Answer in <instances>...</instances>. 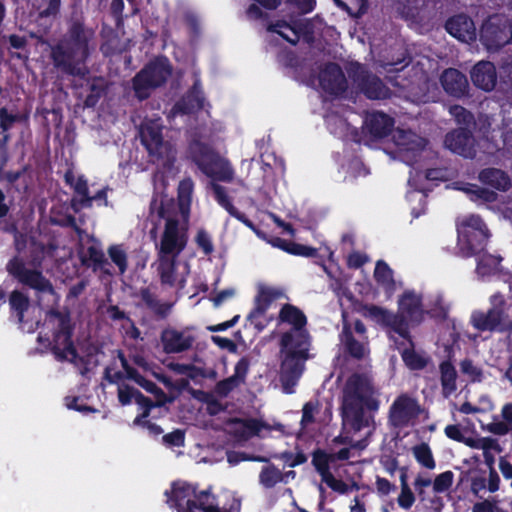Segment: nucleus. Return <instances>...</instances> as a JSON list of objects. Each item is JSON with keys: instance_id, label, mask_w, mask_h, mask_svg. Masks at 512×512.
<instances>
[{"instance_id": "38", "label": "nucleus", "mask_w": 512, "mask_h": 512, "mask_svg": "<svg viewBox=\"0 0 512 512\" xmlns=\"http://www.w3.org/2000/svg\"><path fill=\"white\" fill-rule=\"evenodd\" d=\"M479 180L481 183L490 185L500 191H506L510 187L509 177L499 169L489 168L482 170L479 173Z\"/></svg>"}, {"instance_id": "51", "label": "nucleus", "mask_w": 512, "mask_h": 512, "mask_svg": "<svg viewBox=\"0 0 512 512\" xmlns=\"http://www.w3.org/2000/svg\"><path fill=\"white\" fill-rule=\"evenodd\" d=\"M424 5V0H397V10L406 19H414Z\"/></svg>"}, {"instance_id": "7", "label": "nucleus", "mask_w": 512, "mask_h": 512, "mask_svg": "<svg viewBox=\"0 0 512 512\" xmlns=\"http://www.w3.org/2000/svg\"><path fill=\"white\" fill-rule=\"evenodd\" d=\"M160 119H147L140 127V138L153 162L169 169L175 160V149L164 141Z\"/></svg>"}, {"instance_id": "57", "label": "nucleus", "mask_w": 512, "mask_h": 512, "mask_svg": "<svg viewBox=\"0 0 512 512\" xmlns=\"http://www.w3.org/2000/svg\"><path fill=\"white\" fill-rule=\"evenodd\" d=\"M335 3L349 12L350 14L359 15L365 10L364 0H334Z\"/></svg>"}, {"instance_id": "33", "label": "nucleus", "mask_w": 512, "mask_h": 512, "mask_svg": "<svg viewBox=\"0 0 512 512\" xmlns=\"http://www.w3.org/2000/svg\"><path fill=\"white\" fill-rule=\"evenodd\" d=\"M401 339L403 342L401 343L402 347H399V349L406 366L412 370L423 369L427 365L429 357L425 353L415 350L409 335Z\"/></svg>"}, {"instance_id": "13", "label": "nucleus", "mask_w": 512, "mask_h": 512, "mask_svg": "<svg viewBox=\"0 0 512 512\" xmlns=\"http://www.w3.org/2000/svg\"><path fill=\"white\" fill-rule=\"evenodd\" d=\"M87 55L86 38L78 37L73 44L62 43L52 51V58L56 66L71 74H84V67L79 64Z\"/></svg>"}, {"instance_id": "18", "label": "nucleus", "mask_w": 512, "mask_h": 512, "mask_svg": "<svg viewBox=\"0 0 512 512\" xmlns=\"http://www.w3.org/2000/svg\"><path fill=\"white\" fill-rule=\"evenodd\" d=\"M362 314L367 319L389 329L390 337L397 342V338L406 335V330L398 323L395 314L383 307L369 305L363 308Z\"/></svg>"}, {"instance_id": "39", "label": "nucleus", "mask_w": 512, "mask_h": 512, "mask_svg": "<svg viewBox=\"0 0 512 512\" xmlns=\"http://www.w3.org/2000/svg\"><path fill=\"white\" fill-rule=\"evenodd\" d=\"M320 405L318 402H307L302 409L301 435H310L316 430Z\"/></svg>"}, {"instance_id": "29", "label": "nucleus", "mask_w": 512, "mask_h": 512, "mask_svg": "<svg viewBox=\"0 0 512 512\" xmlns=\"http://www.w3.org/2000/svg\"><path fill=\"white\" fill-rule=\"evenodd\" d=\"M452 188L464 192L471 201L478 205L493 203L498 197L497 193L494 191L462 181L452 183Z\"/></svg>"}, {"instance_id": "53", "label": "nucleus", "mask_w": 512, "mask_h": 512, "mask_svg": "<svg viewBox=\"0 0 512 512\" xmlns=\"http://www.w3.org/2000/svg\"><path fill=\"white\" fill-rule=\"evenodd\" d=\"M454 482V473L452 471H445L438 474L433 480V491L435 493H444L448 491Z\"/></svg>"}, {"instance_id": "19", "label": "nucleus", "mask_w": 512, "mask_h": 512, "mask_svg": "<svg viewBox=\"0 0 512 512\" xmlns=\"http://www.w3.org/2000/svg\"><path fill=\"white\" fill-rule=\"evenodd\" d=\"M119 360L121 362L124 372H117L114 371V369L112 368H107L105 371V375L110 382H118L125 375L126 378L134 380L146 391L154 394L156 397V405H162L165 403L166 396L159 391V389L156 387L154 383H152L149 380H146L144 377L140 376L134 369L130 368L123 357H120Z\"/></svg>"}, {"instance_id": "14", "label": "nucleus", "mask_w": 512, "mask_h": 512, "mask_svg": "<svg viewBox=\"0 0 512 512\" xmlns=\"http://www.w3.org/2000/svg\"><path fill=\"white\" fill-rule=\"evenodd\" d=\"M448 179V172L445 169H431L425 173L416 172L415 175L410 176L408 184L414 190L407 193V200L412 204L417 203V206H412V214L414 217H418L424 212L425 208V190H427L424 181H445Z\"/></svg>"}, {"instance_id": "42", "label": "nucleus", "mask_w": 512, "mask_h": 512, "mask_svg": "<svg viewBox=\"0 0 512 512\" xmlns=\"http://www.w3.org/2000/svg\"><path fill=\"white\" fill-rule=\"evenodd\" d=\"M360 85L364 94L370 99H385L390 95L389 89L377 77L363 76Z\"/></svg>"}, {"instance_id": "52", "label": "nucleus", "mask_w": 512, "mask_h": 512, "mask_svg": "<svg viewBox=\"0 0 512 512\" xmlns=\"http://www.w3.org/2000/svg\"><path fill=\"white\" fill-rule=\"evenodd\" d=\"M108 255L119 268L120 273H124L127 269V254L121 245H112L108 249Z\"/></svg>"}, {"instance_id": "6", "label": "nucleus", "mask_w": 512, "mask_h": 512, "mask_svg": "<svg viewBox=\"0 0 512 512\" xmlns=\"http://www.w3.org/2000/svg\"><path fill=\"white\" fill-rule=\"evenodd\" d=\"M400 62H391L381 64L385 73L397 72L402 73L397 75L395 78L388 76L389 81L394 86L408 90L407 97L416 103H426L434 101L436 98L437 87L435 84H430L426 73L423 68H414L404 71L408 68L407 65L397 68L396 66Z\"/></svg>"}, {"instance_id": "35", "label": "nucleus", "mask_w": 512, "mask_h": 512, "mask_svg": "<svg viewBox=\"0 0 512 512\" xmlns=\"http://www.w3.org/2000/svg\"><path fill=\"white\" fill-rule=\"evenodd\" d=\"M65 180L71 187L74 188L75 192L82 197L81 202L85 205H91L93 201L106 197L105 190H101L95 196L89 197L86 180L82 176L76 175L72 171H68L65 174Z\"/></svg>"}, {"instance_id": "1", "label": "nucleus", "mask_w": 512, "mask_h": 512, "mask_svg": "<svg viewBox=\"0 0 512 512\" xmlns=\"http://www.w3.org/2000/svg\"><path fill=\"white\" fill-rule=\"evenodd\" d=\"M379 400L377 392L374 389L370 379L366 375H350L342 389V433L334 438L333 445L343 444L345 447L338 452L326 453L318 450L314 452L312 463L329 488L339 494H347L352 490H359L360 486L356 482L347 484L341 479H337L332 473L336 460H347L350 457L352 448L362 449L365 444L354 435L364 429L370 433L374 425V419L371 412L377 411Z\"/></svg>"}, {"instance_id": "26", "label": "nucleus", "mask_w": 512, "mask_h": 512, "mask_svg": "<svg viewBox=\"0 0 512 512\" xmlns=\"http://www.w3.org/2000/svg\"><path fill=\"white\" fill-rule=\"evenodd\" d=\"M211 188L213 190L216 201L222 206L231 216L235 217L247 227H249L259 238L266 239V234L258 229L250 220H248L244 214L240 213L231 203L226 190L223 186L212 182Z\"/></svg>"}, {"instance_id": "25", "label": "nucleus", "mask_w": 512, "mask_h": 512, "mask_svg": "<svg viewBox=\"0 0 512 512\" xmlns=\"http://www.w3.org/2000/svg\"><path fill=\"white\" fill-rule=\"evenodd\" d=\"M161 340L165 352L179 353L192 346L194 336L189 330L179 331L175 329H167L163 331Z\"/></svg>"}, {"instance_id": "20", "label": "nucleus", "mask_w": 512, "mask_h": 512, "mask_svg": "<svg viewBox=\"0 0 512 512\" xmlns=\"http://www.w3.org/2000/svg\"><path fill=\"white\" fill-rule=\"evenodd\" d=\"M9 305L12 312L18 317L22 329L29 333L33 332L38 326V322L35 324L30 323L26 315H28L31 310L34 312L36 308L31 306L27 291L24 289L13 290L9 296Z\"/></svg>"}, {"instance_id": "31", "label": "nucleus", "mask_w": 512, "mask_h": 512, "mask_svg": "<svg viewBox=\"0 0 512 512\" xmlns=\"http://www.w3.org/2000/svg\"><path fill=\"white\" fill-rule=\"evenodd\" d=\"M392 118L381 112H373L365 118V130L374 138L384 137L392 128Z\"/></svg>"}, {"instance_id": "50", "label": "nucleus", "mask_w": 512, "mask_h": 512, "mask_svg": "<svg viewBox=\"0 0 512 512\" xmlns=\"http://www.w3.org/2000/svg\"><path fill=\"white\" fill-rule=\"evenodd\" d=\"M272 316L268 314V309L255 304L253 310L249 313L247 320L257 330H263L271 321Z\"/></svg>"}, {"instance_id": "36", "label": "nucleus", "mask_w": 512, "mask_h": 512, "mask_svg": "<svg viewBox=\"0 0 512 512\" xmlns=\"http://www.w3.org/2000/svg\"><path fill=\"white\" fill-rule=\"evenodd\" d=\"M471 448L483 451V456L486 465L489 469H494L495 455L501 452V447L496 439L490 437L475 438V441H470Z\"/></svg>"}, {"instance_id": "55", "label": "nucleus", "mask_w": 512, "mask_h": 512, "mask_svg": "<svg viewBox=\"0 0 512 512\" xmlns=\"http://www.w3.org/2000/svg\"><path fill=\"white\" fill-rule=\"evenodd\" d=\"M445 435L455 441L464 443L466 446L471 448L470 441H475V438L478 436L465 435V433L461 430L458 425H448L446 426Z\"/></svg>"}, {"instance_id": "34", "label": "nucleus", "mask_w": 512, "mask_h": 512, "mask_svg": "<svg viewBox=\"0 0 512 512\" xmlns=\"http://www.w3.org/2000/svg\"><path fill=\"white\" fill-rule=\"evenodd\" d=\"M343 332L341 334V343L346 350L355 358H363L368 354V348L362 340H356L350 331L346 320V314L343 312Z\"/></svg>"}, {"instance_id": "23", "label": "nucleus", "mask_w": 512, "mask_h": 512, "mask_svg": "<svg viewBox=\"0 0 512 512\" xmlns=\"http://www.w3.org/2000/svg\"><path fill=\"white\" fill-rule=\"evenodd\" d=\"M445 146L452 152L466 158H472L475 155L474 139L469 131L460 128L446 135Z\"/></svg>"}, {"instance_id": "22", "label": "nucleus", "mask_w": 512, "mask_h": 512, "mask_svg": "<svg viewBox=\"0 0 512 512\" xmlns=\"http://www.w3.org/2000/svg\"><path fill=\"white\" fill-rule=\"evenodd\" d=\"M319 85L329 95L338 96L342 94L346 89V80L339 66L328 64L320 72Z\"/></svg>"}, {"instance_id": "30", "label": "nucleus", "mask_w": 512, "mask_h": 512, "mask_svg": "<svg viewBox=\"0 0 512 512\" xmlns=\"http://www.w3.org/2000/svg\"><path fill=\"white\" fill-rule=\"evenodd\" d=\"M490 304L494 308L495 317L499 322V331H512V299L506 302L500 294H494L490 298Z\"/></svg>"}, {"instance_id": "8", "label": "nucleus", "mask_w": 512, "mask_h": 512, "mask_svg": "<svg viewBox=\"0 0 512 512\" xmlns=\"http://www.w3.org/2000/svg\"><path fill=\"white\" fill-rule=\"evenodd\" d=\"M458 249L463 256H471L483 250L489 230L478 215H465L457 223Z\"/></svg>"}, {"instance_id": "58", "label": "nucleus", "mask_w": 512, "mask_h": 512, "mask_svg": "<svg viewBox=\"0 0 512 512\" xmlns=\"http://www.w3.org/2000/svg\"><path fill=\"white\" fill-rule=\"evenodd\" d=\"M460 370L469 381L476 382L481 380V370L470 360H463L460 363Z\"/></svg>"}, {"instance_id": "17", "label": "nucleus", "mask_w": 512, "mask_h": 512, "mask_svg": "<svg viewBox=\"0 0 512 512\" xmlns=\"http://www.w3.org/2000/svg\"><path fill=\"white\" fill-rule=\"evenodd\" d=\"M118 398L123 405L130 404L135 401L140 406V408L143 409L141 415L135 418L134 425L146 428L149 433L153 435H159L162 432V429L158 425L152 424L145 420V418L149 415L150 408L154 406L150 400L143 397L133 388H130L124 384H121L118 387Z\"/></svg>"}, {"instance_id": "63", "label": "nucleus", "mask_w": 512, "mask_h": 512, "mask_svg": "<svg viewBox=\"0 0 512 512\" xmlns=\"http://www.w3.org/2000/svg\"><path fill=\"white\" fill-rule=\"evenodd\" d=\"M196 243L205 254H210L213 251V244L211 242V238L205 231L200 230L197 233Z\"/></svg>"}, {"instance_id": "28", "label": "nucleus", "mask_w": 512, "mask_h": 512, "mask_svg": "<svg viewBox=\"0 0 512 512\" xmlns=\"http://www.w3.org/2000/svg\"><path fill=\"white\" fill-rule=\"evenodd\" d=\"M471 80L476 87L491 91L497 81L495 66L491 62L480 61L471 71Z\"/></svg>"}, {"instance_id": "3", "label": "nucleus", "mask_w": 512, "mask_h": 512, "mask_svg": "<svg viewBox=\"0 0 512 512\" xmlns=\"http://www.w3.org/2000/svg\"><path fill=\"white\" fill-rule=\"evenodd\" d=\"M16 255L6 263L7 273L20 284L35 290L39 299L46 296L48 304H55L59 297L50 281L42 274V262L49 252L43 244L36 242L31 236L15 237Z\"/></svg>"}, {"instance_id": "37", "label": "nucleus", "mask_w": 512, "mask_h": 512, "mask_svg": "<svg viewBox=\"0 0 512 512\" xmlns=\"http://www.w3.org/2000/svg\"><path fill=\"white\" fill-rule=\"evenodd\" d=\"M176 258L172 256L158 257L159 260V272L161 275L162 282L170 285L184 286L185 278L175 274Z\"/></svg>"}, {"instance_id": "48", "label": "nucleus", "mask_w": 512, "mask_h": 512, "mask_svg": "<svg viewBox=\"0 0 512 512\" xmlns=\"http://www.w3.org/2000/svg\"><path fill=\"white\" fill-rule=\"evenodd\" d=\"M412 454L417 463L427 470H434L436 468V461L434 459L431 448L427 443H421L412 448Z\"/></svg>"}, {"instance_id": "44", "label": "nucleus", "mask_w": 512, "mask_h": 512, "mask_svg": "<svg viewBox=\"0 0 512 512\" xmlns=\"http://www.w3.org/2000/svg\"><path fill=\"white\" fill-rule=\"evenodd\" d=\"M204 107V98L201 88L195 84L190 94L174 107V113H189Z\"/></svg>"}, {"instance_id": "41", "label": "nucleus", "mask_w": 512, "mask_h": 512, "mask_svg": "<svg viewBox=\"0 0 512 512\" xmlns=\"http://www.w3.org/2000/svg\"><path fill=\"white\" fill-rule=\"evenodd\" d=\"M266 426L257 420H235L230 431L240 439H247L253 435H260Z\"/></svg>"}, {"instance_id": "61", "label": "nucleus", "mask_w": 512, "mask_h": 512, "mask_svg": "<svg viewBox=\"0 0 512 512\" xmlns=\"http://www.w3.org/2000/svg\"><path fill=\"white\" fill-rule=\"evenodd\" d=\"M450 114L459 124H468L472 121V115L465 108L458 105L450 107Z\"/></svg>"}, {"instance_id": "64", "label": "nucleus", "mask_w": 512, "mask_h": 512, "mask_svg": "<svg viewBox=\"0 0 512 512\" xmlns=\"http://www.w3.org/2000/svg\"><path fill=\"white\" fill-rule=\"evenodd\" d=\"M248 368H249V362L246 358H242L240 359L237 364L235 365V370H234V374L232 375V377L238 382V383H241L247 372H248Z\"/></svg>"}, {"instance_id": "9", "label": "nucleus", "mask_w": 512, "mask_h": 512, "mask_svg": "<svg viewBox=\"0 0 512 512\" xmlns=\"http://www.w3.org/2000/svg\"><path fill=\"white\" fill-rule=\"evenodd\" d=\"M191 155L201 171L213 181L230 182L233 179L234 172L229 162L208 146L194 143L191 146Z\"/></svg>"}, {"instance_id": "27", "label": "nucleus", "mask_w": 512, "mask_h": 512, "mask_svg": "<svg viewBox=\"0 0 512 512\" xmlns=\"http://www.w3.org/2000/svg\"><path fill=\"white\" fill-rule=\"evenodd\" d=\"M211 188L213 190L216 201L222 206L231 216L235 217L247 227H249L259 238L266 239V234L258 229L250 220H248L244 214L240 213L231 203L226 190L223 186L212 182Z\"/></svg>"}, {"instance_id": "49", "label": "nucleus", "mask_w": 512, "mask_h": 512, "mask_svg": "<svg viewBox=\"0 0 512 512\" xmlns=\"http://www.w3.org/2000/svg\"><path fill=\"white\" fill-rule=\"evenodd\" d=\"M500 258L491 255V254H483L477 264V272L481 276H489L495 274L499 271L500 267Z\"/></svg>"}, {"instance_id": "2", "label": "nucleus", "mask_w": 512, "mask_h": 512, "mask_svg": "<svg viewBox=\"0 0 512 512\" xmlns=\"http://www.w3.org/2000/svg\"><path fill=\"white\" fill-rule=\"evenodd\" d=\"M194 184L184 179L178 186L177 210L171 197L156 194L151 202V214L165 219V226L157 246L158 257H178L187 244V229Z\"/></svg>"}, {"instance_id": "24", "label": "nucleus", "mask_w": 512, "mask_h": 512, "mask_svg": "<svg viewBox=\"0 0 512 512\" xmlns=\"http://www.w3.org/2000/svg\"><path fill=\"white\" fill-rule=\"evenodd\" d=\"M447 32L461 42L469 43L476 39V27L471 18L460 14L446 22Z\"/></svg>"}, {"instance_id": "60", "label": "nucleus", "mask_w": 512, "mask_h": 512, "mask_svg": "<svg viewBox=\"0 0 512 512\" xmlns=\"http://www.w3.org/2000/svg\"><path fill=\"white\" fill-rule=\"evenodd\" d=\"M83 260L85 261L87 258L93 263H100L103 260L104 254L99 247V245L93 242L88 248L87 252L81 251Z\"/></svg>"}, {"instance_id": "45", "label": "nucleus", "mask_w": 512, "mask_h": 512, "mask_svg": "<svg viewBox=\"0 0 512 512\" xmlns=\"http://www.w3.org/2000/svg\"><path fill=\"white\" fill-rule=\"evenodd\" d=\"M257 294L255 304L269 309L273 301L281 298L283 293L280 289L266 283H258L256 286Z\"/></svg>"}, {"instance_id": "59", "label": "nucleus", "mask_w": 512, "mask_h": 512, "mask_svg": "<svg viewBox=\"0 0 512 512\" xmlns=\"http://www.w3.org/2000/svg\"><path fill=\"white\" fill-rule=\"evenodd\" d=\"M415 502V497L406 483L402 484L401 492L398 497V504L403 509H409Z\"/></svg>"}, {"instance_id": "56", "label": "nucleus", "mask_w": 512, "mask_h": 512, "mask_svg": "<svg viewBox=\"0 0 512 512\" xmlns=\"http://www.w3.org/2000/svg\"><path fill=\"white\" fill-rule=\"evenodd\" d=\"M431 485L433 486V480L428 473L419 472L415 476L414 488L422 500L425 498V489Z\"/></svg>"}, {"instance_id": "32", "label": "nucleus", "mask_w": 512, "mask_h": 512, "mask_svg": "<svg viewBox=\"0 0 512 512\" xmlns=\"http://www.w3.org/2000/svg\"><path fill=\"white\" fill-rule=\"evenodd\" d=\"M441 83L444 90L455 97L465 94L468 88L466 77L456 69H447L441 76Z\"/></svg>"}, {"instance_id": "47", "label": "nucleus", "mask_w": 512, "mask_h": 512, "mask_svg": "<svg viewBox=\"0 0 512 512\" xmlns=\"http://www.w3.org/2000/svg\"><path fill=\"white\" fill-rule=\"evenodd\" d=\"M440 375L443 395L449 397L457 389V372L449 361H444L440 364Z\"/></svg>"}, {"instance_id": "15", "label": "nucleus", "mask_w": 512, "mask_h": 512, "mask_svg": "<svg viewBox=\"0 0 512 512\" xmlns=\"http://www.w3.org/2000/svg\"><path fill=\"white\" fill-rule=\"evenodd\" d=\"M480 41L489 51L497 50L512 41V27L508 20L499 15L490 17L481 27Z\"/></svg>"}, {"instance_id": "21", "label": "nucleus", "mask_w": 512, "mask_h": 512, "mask_svg": "<svg viewBox=\"0 0 512 512\" xmlns=\"http://www.w3.org/2000/svg\"><path fill=\"white\" fill-rule=\"evenodd\" d=\"M268 31L281 36L291 44H296L301 37L309 38L310 30L307 23L291 18L288 22L279 20L268 27Z\"/></svg>"}, {"instance_id": "43", "label": "nucleus", "mask_w": 512, "mask_h": 512, "mask_svg": "<svg viewBox=\"0 0 512 512\" xmlns=\"http://www.w3.org/2000/svg\"><path fill=\"white\" fill-rule=\"evenodd\" d=\"M374 277L378 285L388 294V296H391L396 290V282L393 278V272L386 263L382 261L377 262Z\"/></svg>"}, {"instance_id": "54", "label": "nucleus", "mask_w": 512, "mask_h": 512, "mask_svg": "<svg viewBox=\"0 0 512 512\" xmlns=\"http://www.w3.org/2000/svg\"><path fill=\"white\" fill-rule=\"evenodd\" d=\"M282 480V474L279 469L267 466L260 473V482L265 487H273Z\"/></svg>"}, {"instance_id": "11", "label": "nucleus", "mask_w": 512, "mask_h": 512, "mask_svg": "<svg viewBox=\"0 0 512 512\" xmlns=\"http://www.w3.org/2000/svg\"><path fill=\"white\" fill-rule=\"evenodd\" d=\"M391 140L394 148L388 153L408 165H412L426 152V140L411 130L396 129L392 133Z\"/></svg>"}, {"instance_id": "62", "label": "nucleus", "mask_w": 512, "mask_h": 512, "mask_svg": "<svg viewBox=\"0 0 512 512\" xmlns=\"http://www.w3.org/2000/svg\"><path fill=\"white\" fill-rule=\"evenodd\" d=\"M238 383L232 376L220 381L215 388V392L220 396H226L231 390L237 387Z\"/></svg>"}, {"instance_id": "10", "label": "nucleus", "mask_w": 512, "mask_h": 512, "mask_svg": "<svg viewBox=\"0 0 512 512\" xmlns=\"http://www.w3.org/2000/svg\"><path fill=\"white\" fill-rule=\"evenodd\" d=\"M171 75V67L166 58H157L141 70L133 80V87L139 99H145L150 92L162 85Z\"/></svg>"}, {"instance_id": "46", "label": "nucleus", "mask_w": 512, "mask_h": 512, "mask_svg": "<svg viewBox=\"0 0 512 512\" xmlns=\"http://www.w3.org/2000/svg\"><path fill=\"white\" fill-rule=\"evenodd\" d=\"M264 240L267 241L269 244H271L273 247L280 248V249H282L290 254H294V255L310 257V256L315 255V252H316L315 249H313L311 247L304 246L301 244H296V243H290V242H287L278 237L269 238L266 235V239H264Z\"/></svg>"}, {"instance_id": "16", "label": "nucleus", "mask_w": 512, "mask_h": 512, "mask_svg": "<svg viewBox=\"0 0 512 512\" xmlns=\"http://www.w3.org/2000/svg\"><path fill=\"white\" fill-rule=\"evenodd\" d=\"M421 413L417 401L407 395H400L390 407L389 420L395 427L412 426Z\"/></svg>"}, {"instance_id": "40", "label": "nucleus", "mask_w": 512, "mask_h": 512, "mask_svg": "<svg viewBox=\"0 0 512 512\" xmlns=\"http://www.w3.org/2000/svg\"><path fill=\"white\" fill-rule=\"evenodd\" d=\"M474 328L480 331H499V322L495 317L494 308H491L487 312L475 311L471 315L470 319Z\"/></svg>"}, {"instance_id": "5", "label": "nucleus", "mask_w": 512, "mask_h": 512, "mask_svg": "<svg viewBox=\"0 0 512 512\" xmlns=\"http://www.w3.org/2000/svg\"><path fill=\"white\" fill-rule=\"evenodd\" d=\"M70 330L68 315L50 312L40 327L38 340L44 346L51 347L57 358L75 363L78 354L71 342Z\"/></svg>"}, {"instance_id": "12", "label": "nucleus", "mask_w": 512, "mask_h": 512, "mask_svg": "<svg viewBox=\"0 0 512 512\" xmlns=\"http://www.w3.org/2000/svg\"><path fill=\"white\" fill-rule=\"evenodd\" d=\"M398 323L406 330V338L411 327L418 326L425 318L426 310L422 302V295L415 290H405L398 298Z\"/></svg>"}, {"instance_id": "4", "label": "nucleus", "mask_w": 512, "mask_h": 512, "mask_svg": "<svg viewBox=\"0 0 512 512\" xmlns=\"http://www.w3.org/2000/svg\"><path fill=\"white\" fill-rule=\"evenodd\" d=\"M280 319L292 325L291 331L285 333L281 340L283 360L280 375L284 391L292 393L308 358L309 337L304 330L306 318L298 308L285 305L280 311Z\"/></svg>"}]
</instances>
